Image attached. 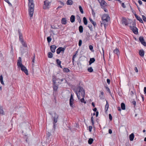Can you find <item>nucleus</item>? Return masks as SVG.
Returning <instances> with one entry per match:
<instances>
[{"instance_id": "obj_1", "label": "nucleus", "mask_w": 146, "mask_h": 146, "mask_svg": "<svg viewBox=\"0 0 146 146\" xmlns=\"http://www.w3.org/2000/svg\"><path fill=\"white\" fill-rule=\"evenodd\" d=\"M75 93L79 100L80 99L81 96L85 97V94L84 90L83 88L80 86L77 87Z\"/></svg>"}, {"instance_id": "obj_2", "label": "nucleus", "mask_w": 146, "mask_h": 146, "mask_svg": "<svg viewBox=\"0 0 146 146\" xmlns=\"http://www.w3.org/2000/svg\"><path fill=\"white\" fill-rule=\"evenodd\" d=\"M28 6L29 7L28 11L29 15L31 17H33L34 11V5L33 0H28Z\"/></svg>"}, {"instance_id": "obj_3", "label": "nucleus", "mask_w": 146, "mask_h": 146, "mask_svg": "<svg viewBox=\"0 0 146 146\" xmlns=\"http://www.w3.org/2000/svg\"><path fill=\"white\" fill-rule=\"evenodd\" d=\"M102 23H101V24L102 25L103 24L105 27L107 24L106 23L110 20V18L107 14H104L102 17Z\"/></svg>"}, {"instance_id": "obj_4", "label": "nucleus", "mask_w": 146, "mask_h": 146, "mask_svg": "<svg viewBox=\"0 0 146 146\" xmlns=\"http://www.w3.org/2000/svg\"><path fill=\"white\" fill-rule=\"evenodd\" d=\"M130 27V29L133 31V33L135 34H137L138 33V29L135 27V23L134 22H132L131 23Z\"/></svg>"}, {"instance_id": "obj_5", "label": "nucleus", "mask_w": 146, "mask_h": 146, "mask_svg": "<svg viewBox=\"0 0 146 146\" xmlns=\"http://www.w3.org/2000/svg\"><path fill=\"white\" fill-rule=\"evenodd\" d=\"M56 78L55 76H52V81L53 82V89L54 91H57L58 87V86H56V83H57V81L59 80V79H56Z\"/></svg>"}, {"instance_id": "obj_6", "label": "nucleus", "mask_w": 146, "mask_h": 146, "mask_svg": "<svg viewBox=\"0 0 146 146\" xmlns=\"http://www.w3.org/2000/svg\"><path fill=\"white\" fill-rule=\"evenodd\" d=\"M44 4L43 6V8L44 9H48L49 7V4L50 3L48 1L46 0L44 1Z\"/></svg>"}, {"instance_id": "obj_7", "label": "nucleus", "mask_w": 146, "mask_h": 146, "mask_svg": "<svg viewBox=\"0 0 146 146\" xmlns=\"http://www.w3.org/2000/svg\"><path fill=\"white\" fill-rule=\"evenodd\" d=\"M139 40L142 45H143L144 46H146V43L145 41L143 36H140L139 38Z\"/></svg>"}, {"instance_id": "obj_8", "label": "nucleus", "mask_w": 146, "mask_h": 146, "mask_svg": "<svg viewBox=\"0 0 146 146\" xmlns=\"http://www.w3.org/2000/svg\"><path fill=\"white\" fill-rule=\"evenodd\" d=\"M54 116L53 117V121H54V126H55V123H56L57 122V119L58 117V115L56 113H54Z\"/></svg>"}, {"instance_id": "obj_9", "label": "nucleus", "mask_w": 146, "mask_h": 146, "mask_svg": "<svg viewBox=\"0 0 146 146\" xmlns=\"http://www.w3.org/2000/svg\"><path fill=\"white\" fill-rule=\"evenodd\" d=\"M122 23L123 25H125V26L127 25L128 24L127 21L125 18L123 17L121 20Z\"/></svg>"}, {"instance_id": "obj_10", "label": "nucleus", "mask_w": 146, "mask_h": 146, "mask_svg": "<svg viewBox=\"0 0 146 146\" xmlns=\"http://www.w3.org/2000/svg\"><path fill=\"white\" fill-rule=\"evenodd\" d=\"M65 49V48L60 47L56 50V53L57 54H59L62 51L64 52Z\"/></svg>"}, {"instance_id": "obj_11", "label": "nucleus", "mask_w": 146, "mask_h": 146, "mask_svg": "<svg viewBox=\"0 0 146 146\" xmlns=\"http://www.w3.org/2000/svg\"><path fill=\"white\" fill-rule=\"evenodd\" d=\"M56 46L54 45H51L50 46V48L51 51L52 53H54L55 51V49L56 48Z\"/></svg>"}, {"instance_id": "obj_12", "label": "nucleus", "mask_w": 146, "mask_h": 146, "mask_svg": "<svg viewBox=\"0 0 146 146\" xmlns=\"http://www.w3.org/2000/svg\"><path fill=\"white\" fill-rule=\"evenodd\" d=\"M19 33V40L20 42L24 40L23 39V37L22 34V33L20 32V30L18 29V30Z\"/></svg>"}, {"instance_id": "obj_13", "label": "nucleus", "mask_w": 146, "mask_h": 146, "mask_svg": "<svg viewBox=\"0 0 146 146\" xmlns=\"http://www.w3.org/2000/svg\"><path fill=\"white\" fill-rule=\"evenodd\" d=\"M100 5L101 6V7H105L107 5V3L103 0L101 3H100Z\"/></svg>"}, {"instance_id": "obj_14", "label": "nucleus", "mask_w": 146, "mask_h": 146, "mask_svg": "<svg viewBox=\"0 0 146 146\" xmlns=\"http://www.w3.org/2000/svg\"><path fill=\"white\" fill-rule=\"evenodd\" d=\"M134 15L136 19L138 20L141 23H143L142 19L139 17L135 13L134 14Z\"/></svg>"}, {"instance_id": "obj_15", "label": "nucleus", "mask_w": 146, "mask_h": 146, "mask_svg": "<svg viewBox=\"0 0 146 146\" xmlns=\"http://www.w3.org/2000/svg\"><path fill=\"white\" fill-rule=\"evenodd\" d=\"M20 68L22 71L24 72L25 73H28V70L25 66L24 65L22 66Z\"/></svg>"}, {"instance_id": "obj_16", "label": "nucleus", "mask_w": 146, "mask_h": 146, "mask_svg": "<svg viewBox=\"0 0 146 146\" xmlns=\"http://www.w3.org/2000/svg\"><path fill=\"white\" fill-rule=\"evenodd\" d=\"M144 54L145 51L141 49L139 50V54L141 57H143L144 55Z\"/></svg>"}, {"instance_id": "obj_17", "label": "nucleus", "mask_w": 146, "mask_h": 146, "mask_svg": "<svg viewBox=\"0 0 146 146\" xmlns=\"http://www.w3.org/2000/svg\"><path fill=\"white\" fill-rule=\"evenodd\" d=\"M70 21L72 23H73L75 21V17L74 15H72L70 17Z\"/></svg>"}, {"instance_id": "obj_18", "label": "nucleus", "mask_w": 146, "mask_h": 146, "mask_svg": "<svg viewBox=\"0 0 146 146\" xmlns=\"http://www.w3.org/2000/svg\"><path fill=\"white\" fill-rule=\"evenodd\" d=\"M61 23L62 24L66 25V18H63L61 20Z\"/></svg>"}, {"instance_id": "obj_19", "label": "nucleus", "mask_w": 146, "mask_h": 146, "mask_svg": "<svg viewBox=\"0 0 146 146\" xmlns=\"http://www.w3.org/2000/svg\"><path fill=\"white\" fill-rule=\"evenodd\" d=\"M95 61V59L94 58H90L89 61V65H91L92 64L94 63Z\"/></svg>"}, {"instance_id": "obj_20", "label": "nucleus", "mask_w": 146, "mask_h": 146, "mask_svg": "<svg viewBox=\"0 0 146 146\" xmlns=\"http://www.w3.org/2000/svg\"><path fill=\"white\" fill-rule=\"evenodd\" d=\"M134 137V134L133 133H132L131 134L129 135V139L131 141H132L133 140Z\"/></svg>"}, {"instance_id": "obj_21", "label": "nucleus", "mask_w": 146, "mask_h": 146, "mask_svg": "<svg viewBox=\"0 0 146 146\" xmlns=\"http://www.w3.org/2000/svg\"><path fill=\"white\" fill-rule=\"evenodd\" d=\"M89 20L91 22L92 24L95 28L96 27V23L91 18H89Z\"/></svg>"}, {"instance_id": "obj_22", "label": "nucleus", "mask_w": 146, "mask_h": 146, "mask_svg": "<svg viewBox=\"0 0 146 146\" xmlns=\"http://www.w3.org/2000/svg\"><path fill=\"white\" fill-rule=\"evenodd\" d=\"M79 30V32L80 33H82L83 32V28L82 26L80 25L79 27L78 28Z\"/></svg>"}, {"instance_id": "obj_23", "label": "nucleus", "mask_w": 146, "mask_h": 146, "mask_svg": "<svg viewBox=\"0 0 146 146\" xmlns=\"http://www.w3.org/2000/svg\"><path fill=\"white\" fill-rule=\"evenodd\" d=\"M21 43L22 44V45L24 47H27V43L24 41V40L21 42Z\"/></svg>"}, {"instance_id": "obj_24", "label": "nucleus", "mask_w": 146, "mask_h": 146, "mask_svg": "<svg viewBox=\"0 0 146 146\" xmlns=\"http://www.w3.org/2000/svg\"><path fill=\"white\" fill-rule=\"evenodd\" d=\"M56 61L58 65L60 67L62 68V67L61 65V61L58 59H57L56 60Z\"/></svg>"}, {"instance_id": "obj_25", "label": "nucleus", "mask_w": 146, "mask_h": 146, "mask_svg": "<svg viewBox=\"0 0 146 146\" xmlns=\"http://www.w3.org/2000/svg\"><path fill=\"white\" fill-rule=\"evenodd\" d=\"M4 114V111L2 106L0 105V115H3Z\"/></svg>"}, {"instance_id": "obj_26", "label": "nucleus", "mask_w": 146, "mask_h": 146, "mask_svg": "<svg viewBox=\"0 0 146 146\" xmlns=\"http://www.w3.org/2000/svg\"><path fill=\"white\" fill-rule=\"evenodd\" d=\"M83 22L84 24L86 25L87 24L88 21L87 20L85 17H84L83 18Z\"/></svg>"}, {"instance_id": "obj_27", "label": "nucleus", "mask_w": 146, "mask_h": 146, "mask_svg": "<svg viewBox=\"0 0 146 146\" xmlns=\"http://www.w3.org/2000/svg\"><path fill=\"white\" fill-rule=\"evenodd\" d=\"M73 3V2L72 0H68L67 1V4L68 5H71Z\"/></svg>"}, {"instance_id": "obj_28", "label": "nucleus", "mask_w": 146, "mask_h": 146, "mask_svg": "<svg viewBox=\"0 0 146 146\" xmlns=\"http://www.w3.org/2000/svg\"><path fill=\"white\" fill-rule=\"evenodd\" d=\"M121 108L122 110H125V105L123 103L121 104Z\"/></svg>"}, {"instance_id": "obj_29", "label": "nucleus", "mask_w": 146, "mask_h": 146, "mask_svg": "<svg viewBox=\"0 0 146 146\" xmlns=\"http://www.w3.org/2000/svg\"><path fill=\"white\" fill-rule=\"evenodd\" d=\"M113 52L114 53L118 55V54H119V50L117 48H116L114 50H113Z\"/></svg>"}, {"instance_id": "obj_30", "label": "nucleus", "mask_w": 146, "mask_h": 146, "mask_svg": "<svg viewBox=\"0 0 146 146\" xmlns=\"http://www.w3.org/2000/svg\"><path fill=\"white\" fill-rule=\"evenodd\" d=\"M48 58H51L53 57V54L50 52H49L48 53Z\"/></svg>"}, {"instance_id": "obj_31", "label": "nucleus", "mask_w": 146, "mask_h": 146, "mask_svg": "<svg viewBox=\"0 0 146 146\" xmlns=\"http://www.w3.org/2000/svg\"><path fill=\"white\" fill-rule=\"evenodd\" d=\"M93 141L94 140L92 138H90L88 140V143L90 144H91L92 143Z\"/></svg>"}, {"instance_id": "obj_32", "label": "nucleus", "mask_w": 146, "mask_h": 146, "mask_svg": "<svg viewBox=\"0 0 146 146\" xmlns=\"http://www.w3.org/2000/svg\"><path fill=\"white\" fill-rule=\"evenodd\" d=\"M17 65L19 67H21L22 66H23L21 63V62L18 61L17 63Z\"/></svg>"}, {"instance_id": "obj_33", "label": "nucleus", "mask_w": 146, "mask_h": 146, "mask_svg": "<svg viewBox=\"0 0 146 146\" xmlns=\"http://www.w3.org/2000/svg\"><path fill=\"white\" fill-rule=\"evenodd\" d=\"M0 80L1 83L3 84L4 85V83L3 81V77L2 75H1L0 77Z\"/></svg>"}, {"instance_id": "obj_34", "label": "nucleus", "mask_w": 146, "mask_h": 146, "mask_svg": "<svg viewBox=\"0 0 146 146\" xmlns=\"http://www.w3.org/2000/svg\"><path fill=\"white\" fill-rule=\"evenodd\" d=\"M74 102V100H70V106L71 107H73Z\"/></svg>"}, {"instance_id": "obj_35", "label": "nucleus", "mask_w": 146, "mask_h": 146, "mask_svg": "<svg viewBox=\"0 0 146 146\" xmlns=\"http://www.w3.org/2000/svg\"><path fill=\"white\" fill-rule=\"evenodd\" d=\"M109 104L108 103L107 101H106V104L105 105V110L107 111L108 110V109L109 108Z\"/></svg>"}, {"instance_id": "obj_36", "label": "nucleus", "mask_w": 146, "mask_h": 146, "mask_svg": "<svg viewBox=\"0 0 146 146\" xmlns=\"http://www.w3.org/2000/svg\"><path fill=\"white\" fill-rule=\"evenodd\" d=\"M88 27L89 28L90 31H93V29L92 28V26L91 24L89 25V24L88 26Z\"/></svg>"}, {"instance_id": "obj_37", "label": "nucleus", "mask_w": 146, "mask_h": 146, "mask_svg": "<svg viewBox=\"0 0 146 146\" xmlns=\"http://www.w3.org/2000/svg\"><path fill=\"white\" fill-rule=\"evenodd\" d=\"M88 71L90 72H92L93 70L92 67H90L88 68Z\"/></svg>"}, {"instance_id": "obj_38", "label": "nucleus", "mask_w": 146, "mask_h": 146, "mask_svg": "<svg viewBox=\"0 0 146 146\" xmlns=\"http://www.w3.org/2000/svg\"><path fill=\"white\" fill-rule=\"evenodd\" d=\"M63 71L64 72H69V70L67 68H64L63 69Z\"/></svg>"}, {"instance_id": "obj_39", "label": "nucleus", "mask_w": 146, "mask_h": 146, "mask_svg": "<svg viewBox=\"0 0 146 146\" xmlns=\"http://www.w3.org/2000/svg\"><path fill=\"white\" fill-rule=\"evenodd\" d=\"M79 9L81 13L83 14L84 13L82 7L81 6H79Z\"/></svg>"}, {"instance_id": "obj_40", "label": "nucleus", "mask_w": 146, "mask_h": 146, "mask_svg": "<svg viewBox=\"0 0 146 146\" xmlns=\"http://www.w3.org/2000/svg\"><path fill=\"white\" fill-rule=\"evenodd\" d=\"M47 39L48 43H50L51 40V38L50 36L47 37Z\"/></svg>"}, {"instance_id": "obj_41", "label": "nucleus", "mask_w": 146, "mask_h": 146, "mask_svg": "<svg viewBox=\"0 0 146 146\" xmlns=\"http://www.w3.org/2000/svg\"><path fill=\"white\" fill-rule=\"evenodd\" d=\"M84 97H82V98L80 99V101L82 103L83 102L84 104H86V102L84 100Z\"/></svg>"}, {"instance_id": "obj_42", "label": "nucleus", "mask_w": 146, "mask_h": 146, "mask_svg": "<svg viewBox=\"0 0 146 146\" xmlns=\"http://www.w3.org/2000/svg\"><path fill=\"white\" fill-rule=\"evenodd\" d=\"M77 19L78 20L79 23H80L81 21L80 18V17L78 15H77Z\"/></svg>"}, {"instance_id": "obj_43", "label": "nucleus", "mask_w": 146, "mask_h": 146, "mask_svg": "<svg viewBox=\"0 0 146 146\" xmlns=\"http://www.w3.org/2000/svg\"><path fill=\"white\" fill-rule=\"evenodd\" d=\"M91 121H92V125L93 126L94 124V118L93 116H92L91 117Z\"/></svg>"}, {"instance_id": "obj_44", "label": "nucleus", "mask_w": 146, "mask_h": 146, "mask_svg": "<svg viewBox=\"0 0 146 146\" xmlns=\"http://www.w3.org/2000/svg\"><path fill=\"white\" fill-rule=\"evenodd\" d=\"M89 48L92 51V52H93L94 51V50H93V46H92L91 45H90L89 46Z\"/></svg>"}, {"instance_id": "obj_45", "label": "nucleus", "mask_w": 146, "mask_h": 146, "mask_svg": "<svg viewBox=\"0 0 146 146\" xmlns=\"http://www.w3.org/2000/svg\"><path fill=\"white\" fill-rule=\"evenodd\" d=\"M91 10L92 11V15L93 16H95V14L94 12V11L93 9L92 8H91Z\"/></svg>"}, {"instance_id": "obj_46", "label": "nucleus", "mask_w": 146, "mask_h": 146, "mask_svg": "<svg viewBox=\"0 0 146 146\" xmlns=\"http://www.w3.org/2000/svg\"><path fill=\"white\" fill-rule=\"evenodd\" d=\"M82 40H79L78 45L79 46H81L82 44Z\"/></svg>"}, {"instance_id": "obj_47", "label": "nucleus", "mask_w": 146, "mask_h": 146, "mask_svg": "<svg viewBox=\"0 0 146 146\" xmlns=\"http://www.w3.org/2000/svg\"><path fill=\"white\" fill-rule=\"evenodd\" d=\"M142 19L144 22H146V18L145 16L143 15H142Z\"/></svg>"}, {"instance_id": "obj_48", "label": "nucleus", "mask_w": 146, "mask_h": 146, "mask_svg": "<svg viewBox=\"0 0 146 146\" xmlns=\"http://www.w3.org/2000/svg\"><path fill=\"white\" fill-rule=\"evenodd\" d=\"M51 134L50 133L48 132L47 133V137H49L51 135Z\"/></svg>"}, {"instance_id": "obj_49", "label": "nucleus", "mask_w": 146, "mask_h": 146, "mask_svg": "<svg viewBox=\"0 0 146 146\" xmlns=\"http://www.w3.org/2000/svg\"><path fill=\"white\" fill-rule=\"evenodd\" d=\"M109 118L110 121H111L112 119V117L110 114H109Z\"/></svg>"}, {"instance_id": "obj_50", "label": "nucleus", "mask_w": 146, "mask_h": 146, "mask_svg": "<svg viewBox=\"0 0 146 146\" xmlns=\"http://www.w3.org/2000/svg\"><path fill=\"white\" fill-rule=\"evenodd\" d=\"M74 100L73 99V95L72 94H71V96H70V100Z\"/></svg>"}, {"instance_id": "obj_51", "label": "nucleus", "mask_w": 146, "mask_h": 146, "mask_svg": "<svg viewBox=\"0 0 146 146\" xmlns=\"http://www.w3.org/2000/svg\"><path fill=\"white\" fill-rule=\"evenodd\" d=\"M132 104L134 105V107H135L136 105V102L135 101H133L132 102Z\"/></svg>"}, {"instance_id": "obj_52", "label": "nucleus", "mask_w": 146, "mask_h": 146, "mask_svg": "<svg viewBox=\"0 0 146 146\" xmlns=\"http://www.w3.org/2000/svg\"><path fill=\"white\" fill-rule=\"evenodd\" d=\"M56 79H58V78L56 79ZM59 80L57 81V82L59 83V82L60 81V83L61 82H62L63 81V79H61L60 80L59 79Z\"/></svg>"}, {"instance_id": "obj_53", "label": "nucleus", "mask_w": 146, "mask_h": 146, "mask_svg": "<svg viewBox=\"0 0 146 146\" xmlns=\"http://www.w3.org/2000/svg\"><path fill=\"white\" fill-rule=\"evenodd\" d=\"M92 129V127L91 126H90L89 127V130L91 132Z\"/></svg>"}, {"instance_id": "obj_54", "label": "nucleus", "mask_w": 146, "mask_h": 146, "mask_svg": "<svg viewBox=\"0 0 146 146\" xmlns=\"http://www.w3.org/2000/svg\"><path fill=\"white\" fill-rule=\"evenodd\" d=\"M110 80L109 79H107V83L108 84H110Z\"/></svg>"}, {"instance_id": "obj_55", "label": "nucleus", "mask_w": 146, "mask_h": 146, "mask_svg": "<svg viewBox=\"0 0 146 146\" xmlns=\"http://www.w3.org/2000/svg\"><path fill=\"white\" fill-rule=\"evenodd\" d=\"M103 9H104V11L105 12H108V10L107 9H106L105 8V7H102Z\"/></svg>"}, {"instance_id": "obj_56", "label": "nucleus", "mask_w": 146, "mask_h": 146, "mask_svg": "<svg viewBox=\"0 0 146 146\" xmlns=\"http://www.w3.org/2000/svg\"><path fill=\"white\" fill-rule=\"evenodd\" d=\"M109 133L110 134H111L112 133V131L111 129H109Z\"/></svg>"}, {"instance_id": "obj_57", "label": "nucleus", "mask_w": 146, "mask_h": 146, "mask_svg": "<svg viewBox=\"0 0 146 146\" xmlns=\"http://www.w3.org/2000/svg\"><path fill=\"white\" fill-rule=\"evenodd\" d=\"M121 6L123 8H125L126 7V6L123 3H122Z\"/></svg>"}, {"instance_id": "obj_58", "label": "nucleus", "mask_w": 146, "mask_h": 146, "mask_svg": "<svg viewBox=\"0 0 146 146\" xmlns=\"http://www.w3.org/2000/svg\"><path fill=\"white\" fill-rule=\"evenodd\" d=\"M106 90L108 92H110V90L109 88L108 87H106Z\"/></svg>"}, {"instance_id": "obj_59", "label": "nucleus", "mask_w": 146, "mask_h": 146, "mask_svg": "<svg viewBox=\"0 0 146 146\" xmlns=\"http://www.w3.org/2000/svg\"><path fill=\"white\" fill-rule=\"evenodd\" d=\"M138 3L140 5H141L142 4V2L140 0H139L138 1Z\"/></svg>"}, {"instance_id": "obj_60", "label": "nucleus", "mask_w": 146, "mask_h": 146, "mask_svg": "<svg viewBox=\"0 0 146 146\" xmlns=\"http://www.w3.org/2000/svg\"><path fill=\"white\" fill-rule=\"evenodd\" d=\"M134 70L136 72H138V70L137 67H135Z\"/></svg>"}, {"instance_id": "obj_61", "label": "nucleus", "mask_w": 146, "mask_h": 146, "mask_svg": "<svg viewBox=\"0 0 146 146\" xmlns=\"http://www.w3.org/2000/svg\"><path fill=\"white\" fill-rule=\"evenodd\" d=\"M35 58V54H34V57H33V59L32 60V62H33V63L34 62Z\"/></svg>"}, {"instance_id": "obj_62", "label": "nucleus", "mask_w": 146, "mask_h": 146, "mask_svg": "<svg viewBox=\"0 0 146 146\" xmlns=\"http://www.w3.org/2000/svg\"><path fill=\"white\" fill-rule=\"evenodd\" d=\"M144 94H146V87H145L144 88Z\"/></svg>"}, {"instance_id": "obj_63", "label": "nucleus", "mask_w": 146, "mask_h": 146, "mask_svg": "<svg viewBox=\"0 0 146 146\" xmlns=\"http://www.w3.org/2000/svg\"><path fill=\"white\" fill-rule=\"evenodd\" d=\"M96 116L97 117L98 115L99 112L98 111H96Z\"/></svg>"}, {"instance_id": "obj_64", "label": "nucleus", "mask_w": 146, "mask_h": 146, "mask_svg": "<svg viewBox=\"0 0 146 146\" xmlns=\"http://www.w3.org/2000/svg\"><path fill=\"white\" fill-rule=\"evenodd\" d=\"M59 2H60V3L61 5H64V3L63 2H62L61 1H59Z\"/></svg>"}]
</instances>
